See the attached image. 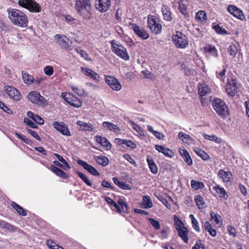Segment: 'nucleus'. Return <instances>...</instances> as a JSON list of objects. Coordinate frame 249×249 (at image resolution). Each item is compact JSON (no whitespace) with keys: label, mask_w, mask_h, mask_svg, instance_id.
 I'll return each mask as SVG.
<instances>
[{"label":"nucleus","mask_w":249,"mask_h":249,"mask_svg":"<svg viewBox=\"0 0 249 249\" xmlns=\"http://www.w3.org/2000/svg\"><path fill=\"white\" fill-rule=\"evenodd\" d=\"M155 148L159 152L162 153L166 157L171 158L174 156V152L163 146L156 145Z\"/></svg>","instance_id":"nucleus-20"},{"label":"nucleus","mask_w":249,"mask_h":249,"mask_svg":"<svg viewBox=\"0 0 249 249\" xmlns=\"http://www.w3.org/2000/svg\"><path fill=\"white\" fill-rule=\"evenodd\" d=\"M96 161L98 164L106 166L108 164L109 160L106 157L102 156L97 157L96 159Z\"/></svg>","instance_id":"nucleus-37"},{"label":"nucleus","mask_w":249,"mask_h":249,"mask_svg":"<svg viewBox=\"0 0 249 249\" xmlns=\"http://www.w3.org/2000/svg\"><path fill=\"white\" fill-rule=\"evenodd\" d=\"M198 91L200 97H204L210 94L211 92V89L205 83L199 84L198 85Z\"/></svg>","instance_id":"nucleus-19"},{"label":"nucleus","mask_w":249,"mask_h":249,"mask_svg":"<svg viewBox=\"0 0 249 249\" xmlns=\"http://www.w3.org/2000/svg\"><path fill=\"white\" fill-rule=\"evenodd\" d=\"M130 125L137 132L141 134L142 132V129L133 121L129 122Z\"/></svg>","instance_id":"nucleus-54"},{"label":"nucleus","mask_w":249,"mask_h":249,"mask_svg":"<svg viewBox=\"0 0 249 249\" xmlns=\"http://www.w3.org/2000/svg\"><path fill=\"white\" fill-rule=\"evenodd\" d=\"M227 230L230 235H232L233 237L236 236V231L234 227L229 225L227 226Z\"/></svg>","instance_id":"nucleus-59"},{"label":"nucleus","mask_w":249,"mask_h":249,"mask_svg":"<svg viewBox=\"0 0 249 249\" xmlns=\"http://www.w3.org/2000/svg\"><path fill=\"white\" fill-rule=\"evenodd\" d=\"M178 9L183 15L186 16L188 14L187 6L182 1L178 2Z\"/></svg>","instance_id":"nucleus-45"},{"label":"nucleus","mask_w":249,"mask_h":249,"mask_svg":"<svg viewBox=\"0 0 249 249\" xmlns=\"http://www.w3.org/2000/svg\"><path fill=\"white\" fill-rule=\"evenodd\" d=\"M55 38L57 40L56 42L62 47L68 49L71 47L70 40L66 36L57 34Z\"/></svg>","instance_id":"nucleus-15"},{"label":"nucleus","mask_w":249,"mask_h":249,"mask_svg":"<svg viewBox=\"0 0 249 249\" xmlns=\"http://www.w3.org/2000/svg\"><path fill=\"white\" fill-rule=\"evenodd\" d=\"M211 218L213 220L216 224H218L222 222V218L221 216L214 212L211 213Z\"/></svg>","instance_id":"nucleus-48"},{"label":"nucleus","mask_w":249,"mask_h":249,"mask_svg":"<svg viewBox=\"0 0 249 249\" xmlns=\"http://www.w3.org/2000/svg\"><path fill=\"white\" fill-rule=\"evenodd\" d=\"M0 108L8 114L12 113V111L1 101H0Z\"/></svg>","instance_id":"nucleus-61"},{"label":"nucleus","mask_w":249,"mask_h":249,"mask_svg":"<svg viewBox=\"0 0 249 249\" xmlns=\"http://www.w3.org/2000/svg\"><path fill=\"white\" fill-rule=\"evenodd\" d=\"M29 100L33 103L37 105H43L45 104L44 97L41 96L40 93L36 91H32L28 94Z\"/></svg>","instance_id":"nucleus-9"},{"label":"nucleus","mask_w":249,"mask_h":249,"mask_svg":"<svg viewBox=\"0 0 249 249\" xmlns=\"http://www.w3.org/2000/svg\"><path fill=\"white\" fill-rule=\"evenodd\" d=\"M196 18L200 21H204L207 19L206 12L203 10L199 11L196 15Z\"/></svg>","instance_id":"nucleus-36"},{"label":"nucleus","mask_w":249,"mask_h":249,"mask_svg":"<svg viewBox=\"0 0 249 249\" xmlns=\"http://www.w3.org/2000/svg\"><path fill=\"white\" fill-rule=\"evenodd\" d=\"M24 122L25 124H28L30 126L33 128H36L37 127V124L28 118H25L24 119Z\"/></svg>","instance_id":"nucleus-58"},{"label":"nucleus","mask_w":249,"mask_h":249,"mask_svg":"<svg viewBox=\"0 0 249 249\" xmlns=\"http://www.w3.org/2000/svg\"><path fill=\"white\" fill-rule=\"evenodd\" d=\"M142 204L143 206L142 208L144 209L150 208L153 206V203L151 198L148 196H145L143 197Z\"/></svg>","instance_id":"nucleus-31"},{"label":"nucleus","mask_w":249,"mask_h":249,"mask_svg":"<svg viewBox=\"0 0 249 249\" xmlns=\"http://www.w3.org/2000/svg\"><path fill=\"white\" fill-rule=\"evenodd\" d=\"M53 126L55 129L61 132L62 134L66 136L71 135V132L64 123L54 122L53 123Z\"/></svg>","instance_id":"nucleus-13"},{"label":"nucleus","mask_w":249,"mask_h":249,"mask_svg":"<svg viewBox=\"0 0 249 249\" xmlns=\"http://www.w3.org/2000/svg\"><path fill=\"white\" fill-rule=\"evenodd\" d=\"M147 161L148 163L149 168L153 174H156L158 172V168L156 164L154 163L152 159L149 158L147 159Z\"/></svg>","instance_id":"nucleus-34"},{"label":"nucleus","mask_w":249,"mask_h":249,"mask_svg":"<svg viewBox=\"0 0 249 249\" xmlns=\"http://www.w3.org/2000/svg\"><path fill=\"white\" fill-rule=\"evenodd\" d=\"M51 169L57 176L64 178H67V174L63 170L55 166L54 165H51Z\"/></svg>","instance_id":"nucleus-33"},{"label":"nucleus","mask_w":249,"mask_h":249,"mask_svg":"<svg viewBox=\"0 0 249 249\" xmlns=\"http://www.w3.org/2000/svg\"><path fill=\"white\" fill-rule=\"evenodd\" d=\"M8 18L11 22L18 26L25 27L28 19L25 14L19 10L10 8L7 10Z\"/></svg>","instance_id":"nucleus-1"},{"label":"nucleus","mask_w":249,"mask_h":249,"mask_svg":"<svg viewBox=\"0 0 249 249\" xmlns=\"http://www.w3.org/2000/svg\"><path fill=\"white\" fill-rule=\"evenodd\" d=\"M238 51L236 45L234 43H231L228 48V52L231 55L234 56Z\"/></svg>","instance_id":"nucleus-44"},{"label":"nucleus","mask_w":249,"mask_h":249,"mask_svg":"<svg viewBox=\"0 0 249 249\" xmlns=\"http://www.w3.org/2000/svg\"><path fill=\"white\" fill-rule=\"evenodd\" d=\"M213 28L215 32L218 34L226 35L227 34V31L224 29L220 27L218 24L214 26Z\"/></svg>","instance_id":"nucleus-53"},{"label":"nucleus","mask_w":249,"mask_h":249,"mask_svg":"<svg viewBox=\"0 0 249 249\" xmlns=\"http://www.w3.org/2000/svg\"><path fill=\"white\" fill-rule=\"evenodd\" d=\"M82 71L84 74L87 76H90L94 80H98L100 77L97 73L93 70L87 68H82Z\"/></svg>","instance_id":"nucleus-25"},{"label":"nucleus","mask_w":249,"mask_h":249,"mask_svg":"<svg viewBox=\"0 0 249 249\" xmlns=\"http://www.w3.org/2000/svg\"><path fill=\"white\" fill-rule=\"evenodd\" d=\"M178 136L179 139L182 141L183 142L190 144L194 142V140L191 137L182 132H179Z\"/></svg>","instance_id":"nucleus-28"},{"label":"nucleus","mask_w":249,"mask_h":249,"mask_svg":"<svg viewBox=\"0 0 249 249\" xmlns=\"http://www.w3.org/2000/svg\"><path fill=\"white\" fill-rule=\"evenodd\" d=\"M189 217L191 219L192 224L193 228L197 231L200 232V229L199 227L198 222L197 220L195 218L193 214H191L189 215Z\"/></svg>","instance_id":"nucleus-43"},{"label":"nucleus","mask_w":249,"mask_h":249,"mask_svg":"<svg viewBox=\"0 0 249 249\" xmlns=\"http://www.w3.org/2000/svg\"><path fill=\"white\" fill-rule=\"evenodd\" d=\"M123 157L126 160L128 161H129L130 163L133 164L134 166H137L136 162L135 160L132 158V157L128 154H124L123 156Z\"/></svg>","instance_id":"nucleus-60"},{"label":"nucleus","mask_w":249,"mask_h":249,"mask_svg":"<svg viewBox=\"0 0 249 249\" xmlns=\"http://www.w3.org/2000/svg\"><path fill=\"white\" fill-rule=\"evenodd\" d=\"M102 126L108 130L113 131L114 132H117L120 131V128L116 124L108 122H104L102 123Z\"/></svg>","instance_id":"nucleus-24"},{"label":"nucleus","mask_w":249,"mask_h":249,"mask_svg":"<svg viewBox=\"0 0 249 249\" xmlns=\"http://www.w3.org/2000/svg\"><path fill=\"white\" fill-rule=\"evenodd\" d=\"M18 3L32 13H39L41 11L40 5L35 0H19Z\"/></svg>","instance_id":"nucleus-4"},{"label":"nucleus","mask_w":249,"mask_h":249,"mask_svg":"<svg viewBox=\"0 0 249 249\" xmlns=\"http://www.w3.org/2000/svg\"><path fill=\"white\" fill-rule=\"evenodd\" d=\"M22 76L23 82L27 85L32 84L34 81V78L27 72L22 71Z\"/></svg>","instance_id":"nucleus-30"},{"label":"nucleus","mask_w":249,"mask_h":249,"mask_svg":"<svg viewBox=\"0 0 249 249\" xmlns=\"http://www.w3.org/2000/svg\"><path fill=\"white\" fill-rule=\"evenodd\" d=\"M62 98L71 105L76 107H80L82 105L81 101L73 94L68 93H62Z\"/></svg>","instance_id":"nucleus-8"},{"label":"nucleus","mask_w":249,"mask_h":249,"mask_svg":"<svg viewBox=\"0 0 249 249\" xmlns=\"http://www.w3.org/2000/svg\"><path fill=\"white\" fill-rule=\"evenodd\" d=\"M174 219L176 230H180V228H182L184 227L183 223L179 218L175 215Z\"/></svg>","instance_id":"nucleus-46"},{"label":"nucleus","mask_w":249,"mask_h":249,"mask_svg":"<svg viewBox=\"0 0 249 249\" xmlns=\"http://www.w3.org/2000/svg\"><path fill=\"white\" fill-rule=\"evenodd\" d=\"M75 8L79 15L86 19L91 17V4L90 0H75Z\"/></svg>","instance_id":"nucleus-2"},{"label":"nucleus","mask_w":249,"mask_h":249,"mask_svg":"<svg viewBox=\"0 0 249 249\" xmlns=\"http://www.w3.org/2000/svg\"><path fill=\"white\" fill-rule=\"evenodd\" d=\"M172 38L177 48L184 49L188 45L187 37L180 32H176V34L172 36Z\"/></svg>","instance_id":"nucleus-6"},{"label":"nucleus","mask_w":249,"mask_h":249,"mask_svg":"<svg viewBox=\"0 0 249 249\" xmlns=\"http://www.w3.org/2000/svg\"><path fill=\"white\" fill-rule=\"evenodd\" d=\"M213 106L219 116L224 117L229 115V108L223 100L215 99L213 102Z\"/></svg>","instance_id":"nucleus-5"},{"label":"nucleus","mask_w":249,"mask_h":249,"mask_svg":"<svg viewBox=\"0 0 249 249\" xmlns=\"http://www.w3.org/2000/svg\"><path fill=\"white\" fill-rule=\"evenodd\" d=\"M47 244L51 249H64L62 247L59 246L51 240H48L47 241Z\"/></svg>","instance_id":"nucleus-51"},{"label":"nucleus","mask_w":249,"mask_h":249,"mask_svg":"<svg viewBox=\"0 0 249 249\" xmlns=\"http://www.w3.org/2000/svg\"><path fill=\"white\" fill-rule=\"evenodd\" d=\"M54 155L56 157V158H57V159L60 161L61 162V164H63L65 168L67 169H71V166H70L69 164L68 163V162L62 157H61V156H60L59 155L57 154H56V153H54Z\"/></svg>","instance_id":"nucleus-49"},{"label":"nucleus","mask_w":249,"mask_h":249,"mask_svg":"<svg viewBox=\"0 0 249 249\" xmlns=\"http://www.w3.org/2000/svg\"><path fill=\"white\" fill-rule=\"evenodd\" d=\"M161 12L165 20L168 21L172 20V17L169 7L165 5H163L161 7Z\"/></svg>","instance_id":"nucleus-23"},{"label":"nucleus","mask_w":249,"mask_h":249,"mask_svg":"<svg viewBox=\"0 0 249 249\" xmlns=\"http://www.w3.org/2000/svg\"><path fill=\"white\" fill-rule=\"evenodd\" d=\"M227 10L234 17L241 20H243L245 19V17L242 11L234 5H229L227 8Z\"/></svg>","instance_id":"nucleus-11"},{"label":"nucleus","mask_w":249,"mask_h":249,"mask_svg":"<svg viewBox=\"0 0 249 249\" xmlns=\"http://www.w3.org/2000/svg\"><path fill=\"white\" fill-rule=\"evenodd\" d=\"M213 190L215 191L218 195V196L221 198L224 199H227L228 198V195H227L226 190L220 185H217L213 186Z\"/></svg>","instance_id":"nucleus-22"},{"label":"nucleus","mask_w":249,"mask_h":249,"mask_svg":"<svg viewBox=\"0 0 249 249\" xmlns=\"http://www.w3.org/2000/svg\"><path fill=\"white\" fill-rule=\"evenodd\" d=\"M195 201L199 209L203 208L204 202L203 198L200 195L196 196L195 197Z\"/></svg>","instance_id":"nucleus-35"},{"label":"nucleus","mask_w":249,"mask_h":249,"mask_svg":"<svg viewBox=\"0 0 249 249\" xmlns=\"http://www.w3.org/2000/svg\"><path fill=\"white\" fill-rule=\"evenodd\" d=\"M110 43L112 50L114 53L124 60H129V56L127 49L120 43L117 42L115 40H113L111 41Z\"/></svg>","instance_id":"nucleus-3"},{"label":"nucleus","mask_w":249,"mask_h":249,"mask_svg":"<svg viewBox=\"0 0 249 249\" xmlns=\"http://www.w3.org/2000/svg\"><path fill=\"white\" fill-rule=\"evenodd\" d=\"M12 206L19 214L22 216L26 215V212L19 205L15 202H12Z\"/></svg>","instance_id":"nucleus-38"},{"label":"nucleus","mask_w":249,"mask_h":249,"mask_svg":"<svg viewBox=\"0 0 249 249\" xmlns=\"http://www.w3.org/2000/svg\"><path fill=\"white\" fill-rule=\"evenodd\" d=\"M77 162L78 164L81 165L85 169L87 170L91 174L94 176L99 175V173L97 170L93 166L88 164L86 162L80 160H78Z\"/></svg>","instance_id":"nucleus-18"},{"label":"nucleus","mask_w":249,"mask_h":249,"mask_svg":"<svg viewBox=\"0 0 249 249\" xmlns=\"http://www.w3.org/2000/svg\"><path fill=\"white\" fill-rule=\"evenodd\" d=\"M44 72L47 75L51 76L53 73V68L50 66H46L44 69Z\"/></svg>","instance_id":"nucleus-56"},{"label":"nucleus","mask_w":249,"mask_h":249,"mask_svg":"<svg viewBox=\"0 0 249 249\" xmlns=\"http://www.w3.org/2000/svg\"><path fill=\"white\" fill-rule=\"evenodd\" d=\"M105 80L107 84L112 89L116 91H119L121 89V84L114 77L111 76H106Z\"/></svg>","instance_id":"nucleus-10"},{"label":"nucleus","mask_w":249,"mask_h":249,"mask_svg":"<svg viewBox=\"0 0 249 249\" xmlns=\"http://www.w3.org/2000/svg\"><path fill=\"white\" fill-rule=\"evenodd\" d=\"M5 90L10 98L16 101L20 100L21 95L16 88L7 86L5 87Z\"/></svg>","instance_id":"nucleus-14"},{"label":"nucleus","mask_w":249,"mask_h":249,"mask_svg":"<svg viewBox=\"0 0 249 249\" xmlns=\"http://www.w3.org/2000/svg\"><path fill=\"white\" fill-rule=\"evenodd\" d=\"M118 203L119 204L118 206L121 210V212L128 213V208L127 205L122 199H119L118 200Z\"/></svg>","instance_id":"nucleus-42"},{"label":"nucleus","mask_w":249,"mask_h":249,"mask_svg":"<svg viewBox=\"0 0 249 249\" xmlns=\"http://www.w3.org/2000/svg\"><path fill=\"white\" fill-rule=\"evenodd\" d=\"M238 87L236 80L232 79L228 81L226 87V91L229 96L233 97L237 92Z\"/></svg>","instance_id":"nucleus-12"},{"label":"nucleus","mask_w":249,"mask_h":249,"mask_svg":"<svg viewBox=\"0 0 249 249\" xmlns=\"http://www.w3.org/2000/svg\"><path fill=\"white\" fill-rule=\"evenodd\" d=\"M131 27L135 33L143 39H146L149 37L148 33L142 28L140 27L136 24H132Z\"/></svg>","instance_id":"nucleus-17"},{"label":"nucleus","mask_w":249,"mask_h":249,"mask_svg":"<svg viewBox=\"0 0 249 249\" xmlns=\"http://www.w3.org/2000/svg\"><path fill=\"white\" fill-rule=\"evenodd\" d=\"M75 50L77 53L80 54L83 58H85L86 60H89L88 58V54L85 51L81 50L79 48L76 49Z\"/></svg>","instance_id":"nucleus-62"},{"label":"nucleus","mask_w":249,"mask_h":249,"mask_svg":"<svg viewBox=\"0 0 249 249\" xmlns=\"http://www.w3.org/2000/svg\"><path fill=\"white\" fill-rule=\"evenodd\" d=\"M35 122L39 124H44V120L38 115H36L35 117L33 119Z\"/></svg>","instance_id":"nucleus-63"},{"label":"nucleus","mask_w":249,"mask_h":249,"mask_svg":"<svg viewBox=\"0 0 249 249\" xmlns=\"http://www.w3.org/2000/svg\"><path fill=\"white\" fill-rule=\"evenodd\" d=\"M71 88L72 89V90L74 92V93L77 94L78 95L80 96H83L84 95L85 90L82 88H78L73 86H71Z\"/></svg>","instance_id":"nucleus-47"},{"label":"nucleus","mask_w":249,"mask_h":249,"mask_svg":"<svg viewBox=\"0 0 249 249\" xmlns=\"http://www.w3.org/2000/svg\"><path fill=\"white\" fill-rule=\"evenodd\" d=\"M203 137L206 140H208L217 143H220L221 142V139L217 137L215 135L210 136V135L204 134L203 135Z\"/></svg>","instance_id":"nucleus-40"},{"label":"nucleus","mask_w":249,"mask_h":249,"mask_svg":"<svg viewBox=\"0 0 249 249\" xmlns=\"http://www.w3.org/2000/svg\"><path fill=\"white\" fill-rule=\"evenodd\" d=\"M97 141L99 142L103 146L106 147L107 149H109L111 147L110 143L107 140L106 138L101 136H96Z\"/></svg>","instance_id":"nucleus-32"},{"label":"nucleus","mask_w":249,"mask_h":249,"mask_svg":"<svg viewBox=\"0 0 249 249\" xmlns=\"http://www.w3.org/2000/svg\"><path fill=\"white\" fill-rule=\"evenodd\" d=\"M178 235L181 238V239L184 241V242L187 243L188 241V231L186 228L185 227L182 228H180V230H177Z\"/></svg>","instance_id":"nucleus-29"},{"label":"nucleus","mask_w":249,"mask_h":249,"mask_svg":"<svg viewBox=\"0 0 249 249\" xmlns=\"http://www.w3.org/2000/svg\"><path fill=\"white\" fill-rule=\"evenodd\" d=\"M77 175H78L79 177L88 186H91V183L89 180L88 178L81 172H77Z\"/></svg>","instance_id":"nucleus-50"},{"label":"nucleus","mask_w":249,"mask_h":249,"mask_svg":"<svg viewBox=\"0 0 249 249\" xmlns=\"http://www.w3.org/2000/svg\"><path fill=\"white\" fill-rule=\"evenodd\" d=\"M218 175L223 179L224 182H228L230 180L231 174L230 172H227L221 169L218 171Z\"/></svg>","instance_id":"nucleus-27"},{"label":"nucleus","mask_w":249,"mask_h":249,"mask_svg":"<svg viewBox=\"0 0 249 249\" xmlns=\"http://www.w3.org/2000/svg\"><path fill=\"white\" fill-rule=\"evenodd\" d=\"M96 8L101 12L107 11L110 5V0H98V3H96Z\"/></svg>","instance_id":"nucleus-16"},{"label":"nucleus","mask_w":249,"mask_h":249,"mask_svg":"<svg viewBox=\"0 0 249 249\" xmlns=\"http://www.w3.org/2000/svg\"><path fill=\"white\" fill-rule=\"evenodd\" d=\"M124 145H126L127 147L132 149L136 147L135 142L130 140H125Z\"/></svg>","instance_id":"nucleus-57"},{"label":"nucleus","mask_w":249,"mask_h":249,"mask_svg":"<svg viewBox=\"0 0 249 249\" xmlns=\"http://www.w3.org/2000/svg\"><path fill=\"white\" fill-rule=\"evenodd\" d=\"M191 187L195 190L202 189L204 187V183L202 182L197 181L195 180H191Z\"/></svg>","instance_id":"nucleus-39"},{"label":"nucleus","mask_w":249,"mask_h":249,"mask_svg":"<svg viewBox=\"0 0 249 249\" xmlns=\"http://www.w3.org/2000/svg\"><path fill=\"white\" fill-rule=\"evenodd\" d=\"M106 200L107 202H108V203H110L111 204V205L112 206H113L114 207H115V208L117 210L118 212L120 213H121V209L120 208V207L118 206V205L112 199H111L110 198L108 197H107L106 198Z\"/></svg>","instance_id":"nucleus-52"},{"label":"nucleus","mask_w":249,"mask_h":249,"mask_svg":"<svg viewBox=\"0 0 249 249\" xmlns=\"http://www.w3.org/2000/svg\"><path fill=\"white\" fill-rule=\"evenodd\" d=\"M148 220L152 226L154 227L156 229L159 230L160 229V227L159 221L154 219L152 218H148Z\"/></svg>","instance_id":"nucleus-55"},{"label":"nucleus","mask_w":249,"mask_h":249,"mask_svg":"<svg viewBox=\"0 0 249 249\" xmlns=\"http://www.w3.org/2000/svg\"><path fill=\"white\" fill-rule=\"evenodd\" d=\"M179 152L180 156L184 159V161L189 165H191L193 164L192 160L188 152L184 148H179Z\"/></svg>","instance_id":"nucleus-21"},{"label":"nucleus","mask_w":249,"mask_h":249,"mask_svg":"<svg viewBox=\"0 0 249 249\" xmlns=\"http://www.w3.org/2000/svg\"><path fill=\"white\" fill-rule=\"evenodd\" d=\"M192 249H204V246L199 241H197Z\"/></svg>","instance_id":"nucleus-64"},{"label":"nucleus","mask_w":249,"mask_h":249,"mask_svg":"<svg viewBox=\"0 0 249 249\" xmlns=\"http://www.w3.org/2000/svg\"><path fill=\"white\" fill-rule=\"evenodd\" d=\"M195 152L199 157L204 160H207L210 158L209 156L206 152L200 149H196L195 150Z\"/></svg>","instance_id":"nucleus-41"},{"label":"nucleus","mask_w":249,"mask_h":249,"mask_svg":"<svg viewBox=\"0 0 249 249\" xmlns=\"http://www.w3.org/2000/svg\"><path fill=\"white\" fill-rule=\"evenodd\" d=\"M148 25L151 31L156 34H160L162 31L161 25L156 20L154 16L148 18Z\"/></svg>","instance_id":"nucleus-7"},{"label":"nucleus","mask_w":249,"mask_h":249,"mask_svg":"<svg viewBox=\"0 0 249 249\" xmlns=\"http://www.w3.org/2000/svg\"><path fill=\"white\" fill-rule=\"evenodd\" d=\"M77 124L80 126L81 130L84 131H91L94 129V127L92 124L85 123L82 121H78L77 122Z\"/></svg>","instance_id":"nucleus-26"}]
</instances>
